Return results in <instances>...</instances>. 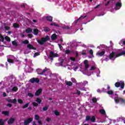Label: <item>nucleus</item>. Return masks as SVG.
I'll return each mask as SVG.
<instances>
[{
  "label": "nucleus",
  "mask_w": 125,
  "mask_h": 125,
  "mask_svg": "<svg viewBox=\"0 0 125 125\" xmlns=\"http://www.w3.org/2000/svg\"><path fill=\"white\" fill-rule=\"evenodd\" d=\"M50 39V37L48 36V35H47L45 38H41V40H38L37 42L39 44H41V45H42L44 43V42H47V41H49Z\"/></svg>",
  "instance_id": "f257e3e1"
},
{
  "label": "nucleus",
  "mask_w": 125,
  "mask_h": 125,
  "mask_svg": "<svg viewBox=\"0 0 125 125\" xmlns=\"http://www.w3.org/2000/svg\"><path fill=\"white\" fill-rule=\"evenodd\" d=\"M115 86L116 87H120L121 86V88L122 89L125 88V82L120 81V82H116L115 83Z\"/></svg>",
  "instance_id": "f03ea898"
},
{
  "label": "nucleus",
  "mask_w": 125,
  "mask_h": 125,
  "mask_svg": "<svg viewBox=\"0 0 125 125\" xmlns=\"http://www.w3.org/2000/svg\"><path fill=\"white\" fill-rule=\"evenodd\" d=\"M85 121L86 122H89V121H90L92 123H95V117H94V116H92V117L86 116Z\"/></svg>",
  "instance_id": "7ed1b4c3"
},
{
  "label": "nucleus",
  "mask_w": 125,
  "mask_h": 125,
  "mask_svg": "<svg viewBox=\"0 0 125 125\" xmlns=\"http://www.w3.org/2000/svg\"><path fill=\"white\" fill-rule=\"evenodd\" d=\"M49 57L50 58H55V57H59V55L57 53H54L53 52H50Z\"/></svg>",
  "instance_id": "20e7f679"
},
{
  "label": "nucleus",
  "mask_w": 125,
  "mask_h": 125,
  "mask_svg": "<svg viewBox=\"0 0 125 125\" xmlns=\"http://www.w3.org/2000/svg\"><path fill=\"white\" fill-rule=\"evenodd\" d=\"M115 52H112L109 55V58L110 60H112L113 61H114V60H116V56L115 57Z\"/></svg>",
  "instance_id": "39448f33"
},
{
  "label": "nucleus",
  "mask_w": 125,
  "mask_h": 125,
  "mask_svg": "<svg viewBox=\"0 0 125 125\" xmlns=\"http://www.w3.org/2000/svg\"><path fill=\"white\" fill-rule=\"evenodd\" d=\"M10 78L11 79L10 82L12 84L16 83V77H14L13 74L11 75Z\"/></svg>",
  "instance_id": "423d86ee"
},
{
  "label": "nucleus",
  "mask_w": 125,
  "mask_h": 125,
  "mask_svg": "<svg viewBox=\"0 0 125 125\" xmlns=\"http://www.w3.org/2000/svg\"><path fill=\"white\" fill-rule=\"evenodd\" d=\"M33 118H27L26 120H24V125H29V124H30V123H32V122H33Z\"/></svg>",
  "instance_id": "0eeeda50"
},
{
  "label": "nucleus",
  "mask_w": 125,
  "mask_h": 125,
  "mask_svg": "<svg viewBox=\"0 0 125 125\" xmlns=\"http://www.w3.org/2000/svg\"><path fill=\"white\" fill-rule=\"evenodd\" d=\"M30 82L31 83H40V79H39V78H33L30 80Z\"/></svg>",
  "instance_id": "6e6552de"
},
{
  "label": "nucleus",
  "mask_w": 125,
  "mask_h": 125,
  "mask_svg": "<svg viewBox=\"0 0 125 125\" xmlns=\"http://www.w3.org/2000/svg\"><path fill=\"white\" fill-rule=\"evenodd\" d=\"M15 122V119L11 117L9 120L7 121L8 125H13Z\"/></svg>",
  "instance_id": "1a4fd4ad"
},
{
  "label": "nucleus",
  "mask_w": 125,
  "mask_h": 125,
  "mask_svg": "<svg viewBox=\"0 0 125 125\" xmlns=\"http://www.w3.org/2000/svg\"><path fill=\"white\" fill-rule=\"evenodd\" d=\"M27 48L30 50H31V49H33V50H37V48L34 47V46H33V45H32L31 44H27Z\"/></svg>",
  "instance_id": "9d476101"
},
{
  "label": "nucleus",
  "mask_w": 125,
  "mask_h": 125,
  "mask_svg": "<svg viewBox=\"0 0 125 125\" xmlns=\"http://www.w3.org/2000/svg\"><path fill=\"white\" fill-rule=\"evenodd\" d=\"M115 5L116 7L114 8L115 10H119L122 7V3L117 2Z\"/></svg>",
  "instance_id": "9b49d317"
},
{
  "label": "nucleus",
  "mask_w": 125,
  "mask_h": 125,
  "mask_svg": "<svg viewBox=\"0 0 125 125\" xmlns=\"http://www.w3.org/2000/svg\"><path fill=\"white\" fill-rule=\"evenodd\" d=\"M42 89L40 88L35 93V96H39L41 93H42Z\"/></svg>",
  "instance_id": "f8f14e48"
},
{
  "label": "nucleus",
  "mask_w": 125,
  "mask_h": 125,
  "mask_svg": "<svg viewBox=\"0 0 125 125\" xmlns=\"http://www.w3.org/2000/svg\"><path fill=\"white\" fill-rule=\"evenodd\" d=\"M83 63L85 65V68L88 69L89 68V64H88V61L87 60H84Z\"/></svg>",
  "instance_id": "ddd939ff"
},
{
  "label": "nucleus",
  "mask_w": 125,
  "mask_h": 125,
  "mask_svg": "<svg viewBox=\"0 0 125 125\" xmlns=\"http://www.w3.org/2000/svg\"><path fill=\"white\" fill-rule=\"evenodd\" d=\"M125 55V51H122L119 53H117L116 55V58L119 57V56H122L123 55Z\"/></svg>",
  "instance_id": "4468645a"
},
{
  "label": "nucleus",
  "mask_w": 125,
  "mask_h": 125,
  "mask_svg": "<svg viewBox=\"0 0 125 125\" xmlns=\"http://www.w3.org/2000/svg\"><path fill=\"white\" fill-rule=\"evenodd\" d=\"M2 115H4L6 117L9 116V111H3L1 112Z\"/></svg>",
  "instance_id": "2eb2a0df"
},
{
  "label": "nucleus",
  "mask_w": 125,
  "mask_h": 125,
  "mask_svg": "<svg viewBox=\"0 0 125 125\" xmlns=\"http://www.w3.org/2000/svg\"><path fill=\"white\" fill-rule=\"evenodd\" d=\"M45 72H47V68L46 67H45L41 73L38 72L37 74L38 75H41V76H42V75H43Z\"/></svg>",
  "instance_id": "dca6fc26"
},
{
  "label": "nucleus",
  "mask_w": 125,
  "mask_h": 125,
  "mask_svg": "<svg viewBox=\"0 0 125 125\" xmlns=\"http://www.w3.org/2000/svg\"><path fill=\"white\" fill-rule=\"evenodd\" d=\"M51 39L52 41H55V40H57V35H56V34L54 33L53 35H52V36L51 37Z\"/></svg>",
  "instance_id": "f3484780"
},
{
  "label": "nucleus",
  "mask_w": 125,
  "mask_h": 125,
  "mask_svg": "<svg viewBox=\"0 0 125 125\" xmlns=\"http://www.w3.org/2000/svg\"><path fill=\"white\" fill-rule=\"evenodd\" d=\"M39 29L37 28H34L33 29V34L34 35H35V36H38V35L39 34Z\"/></svg>",
  "instance_id": "a211bd4d"
},
{
  "label": "nucleus",
  "mask_w": 125,
  "mask_h": 125,
  "mask_svg": "<svg viewBox=\"0 0 125 125\" xmlns=\"http://www.w3.org/2000/svg\"><path fill=\"white\" fill-rule=\"evenodd\" d=\"M0 39H1V41L4 44H6V42H4V38L1 34H0Z\"/></svg>",
  "instance_id": "6ab92c4d"
},
{
  "label": "nucleus",
  "mask_w": 125,
  "mask_h": 125,
  "mask_svg": "<svg viewBox=\"0 0 125 125\" xmlns=\"http://www.w3.org/2000/svg\"><path fill=\"white\" fill-rule=\"evenodd\" d=\"M25 32L27 34H30V33H32L33 32V29L31 28H28L25 30Z\"/></svg>",
  "instance_id": "aec40b11"
},
{
  "label": "nucleus",
  "mask_w": 125,
  "mask_h": 125,
  "mask_svg": "<svg viewBox=\"0 0 125 125\" xmlns=\"http://www.w3.org/2000/svg\"><path fill=\"white\" fill-rule=\"evenodd\" d=\"M104 54H105V51H102L101 52H98L97 53L96 55H98L99 56H103V55H104Z\"/></svg>",
  "instance_id": "412c9836"
},
{
  "label": "nucleus",
  "mask_w": 125,
  "mask_h": 125,
  "mask_svg": "<svg viewBox=\"0 0 125 125\" xmlns=\"http://www.w3.org/2000/svg\"><path fill=\"white\" fill-rule=\"evenodd\" d=\"M47 19V21H49V22H52V17L51 16H47L46 17Z\"/></svg>",
  "instance_id": "4be33fe9"
},
{
  "label": "nucleus",
  "mask_w": 125,
  "mask_h": 125,
  "mask_svg": "<svg viewBox=\"0 0 125 125\" xmlns=\"http://www.w3.org/2000/svg\"><path fill=\"white\" fill-rule=\"evenodd\" d=\"M29 104H30V103H28L26 104H25L23 105L22 106V108L23 109H26V108H28V107L29 106Z\"/></svg>",
  "instance_id": "5701e85b"
},
{
  "label": "nucleus",
  "mask_w": 125,
  "mask_h": 125,
  "mask_svg": "<svg viewBox=\"0 0 125 125\" xmlns=\"http://www.w3.org/2000/svg\"><path fill=\"white\" fill-rule=\"evenodd\" d=\"M5 121L3 120L2 119H0V125H4Z\"/></svg>",
  "instance_id": "b1692460"
},
{
  "label": "nucleus",
  "mask_w": 125,
  "mask_h": 125,
  "mask_svg": "<svg viewBox=\"0 0 125 125\" xmlns=\"http://www.w3.org/2000/svg\"><path fill=\"white\" fill-rule=\"evenodd\" d=\"M66 84L69 86L73 85V83L71 82L67 81L66 82Z\"/></svg>",
  "instance_id": "393cba45"
},
{
  "label": "nucleus",
  "mask_w": 125,
  "mask_h": 125,
  "mask_svg": "<svg viewBox=\"0 0 125 125\" xmlns=\"http://www.w3.org/2000/svg\"><path fill=\"white\" fill-rule=\"evenodd\" d=\"M13 26L14 28H19L20 27V25H19L18 23H14L13 24Z\"/></svg>",
  "instance_id": "a878e982"
},
{
  "label": "nucleus",
  "mask_w": 125,
  "mask_h": 125,
  "mask_svg": "<svg viewBox=\"0 0 125 125\" xmlns=\"http://www.w3.org/2000/svg\"><path fill=\"white\" fill-rule=\"evenodd\" d=\"M34 120L36 121H39L40 120V116H39V115L36 114L35 115Z\"/></svg>",
  "instance_id": "bb28decb"
},
{
  "label": "nucleus",
  "mask_w": 125,
  "mask_h": 125,
  "mask_svg": "<svg viewBox=\"0 0 125 125\" xmlns=\"http://www.w3.org/2000/svg\"><path fill=\"white\" fill-rule=\"evenodd\" d=\"M100 113L101 114H102V115H105V114H106V112L105 111V110H104V109L100 110Z\"/></svg>",
  "instance_id": "cd10ccee"
},
{
  "label": "nucleus",
  "mask_w": 125,
  "mask_h": 125,
  "mask_svg": "<svg viewBox=\"0 0 125 125\" xmlns=\"http://www.w3.org/2000/svg\"><path fill=\"white\" fill-rule=\"evenodd\" d=\"M64 63V59H62L61 62H59V64L60 66H63V64Z\"/></svg>",
  "instance_id": "c85d7f7f"
},
{
  "label": "nucleus",
  "mask_w": 125,
  "mask_h": 125,
  "mask_svg": "<svg viewBox=\"0 0 125 125\" xmlns=\"http://www.w3.org/2000/svg\"><path fill=\"white\" fill-rule=\"evenodd\" d=\"M107 93L109 94V95H111L112 94H114V92L112 90H108L107 91Z\"/></svg>",
  "instance_id": "c756f323"
},
{
  "label": "nucleus",
  "mask_w": 125,
  "mask_h": 125,
  "mask_svg": "<svg viewBox=\"0 0 125 125\" xmlns=\"http://www.w3.org/2000/svg\"><path fill=\"white\" fill-rule=\"evenodd\" d=\"M29 42V41L25 40L22 42V43H23V44H28Z\"/></svg>",
  "instance_id": "7c9ffc66"
},
{
  "label": "nucleus",
  "mask_w": 125,
  "mask_h": 125,
  "mask_svg": "<svg viewBox=\"0 0 125 125\" xmlns=\"http://www.w3.org/2000/svg\"><path fill=\"white\" fill-rule=\"evenodd\" d=\"M54 114L56 116H60V113H59L57 110L54 111Z\"/></svg>",
  "instance_id": "2f4dec72"
},
{
  "label": "nucleus",
  "mask_w": 125,
  "mask_h": 125,
  "mask_svg": "<svg viewBox=\"0 0 125 125\" xmlns=\"http://www.w3.org/2000/svg\"><path fill=\"white\" fill-rule=\"evenodd\" d=\"M5 41H7V42H10L11 40H10V38H9V37L8 36H6L5 37Z\"/></svg>",
  "instance_id": "473e14b6"
},
{
  "label": "nucleus",
  "mask_w": 125,
  "mask_h": 125,
  "mask_svg": "<svg viewBox=\"0 0 125 125\" xmlns=\"http://www.w3.org/2000/svg\"><path fill=\"white\" fill-rule=\"evenodd\" d=\"M36 102L39 103V104H41V103L42 102V100H41V99H40V98H37V100H36Z\"/></svg>",
  "instance_id": "72a5a7b5"
},
{
  "label": "nucleus",
  "mask_w": 125,
  "mask_h": 125,
  "mask_svg": "<svg viewBox=\"0 0 125 125\" xmlns=\"http://www.w3.org/2000/svg\"><path fill=\"white\" fill-rule=\"evenodd\" d=\"M32 105L34 106V107H38L39 106V104L36 102L32 103Z\"/></svg>",
  "instance_id": "f704fd0d"
},
{
  "label": "nucleus",
  "mask_w": 125,
  "mask_h": 125,
  "mask_svg": "<svg viewBox=\"0 0 125 125\" xmlns=\"http://www.w3.org/2000/svg\"><path fill=\"white\" fill-rule=\"evenodd\" d=\"M119 101H120V102L121 103H124L125 104V100L122 98H120L119 99Z\"/></svg>",
  "instance_id": "c9c22d12"
},
{
  "label": "nucleus",
  "mask_w": 125,
  "mask_h": 125,
  "mask_svg": "<svg viewBox=\"0 0 125 125\" xmlns=\"http://www.w3.org/2000/svg\"><path fill=\"white\" fill-rule=\"evenodd\" d=\"M44 32H49L50 31V29L48 27H45L44 28Z\"/></svg>",
  "instance_id": "e433bc0d"
},
{
  "label": "nucleus",
  "mask_w": 125,
  "mask_h": 125,
  "mask_svg": "<svg viewBox=\"0 0 125 125\" xmlns=\"http://www.w3.org/2000/svg\"><path fill=\"white\" fill-rule=\"evenodd\" d=\"M92 101L93 103H96L97 102V99H96V98H93Z\"/></svg>",
  "instance_id": "4c0bfd02"
},
{
  "label": "nucleus",
  "mask_w": 125,
  "mask_h": 125,
  "mask_svg": "<svg viewBox=\"0 0 125 125\" xmlns=\"http://www.w3.org/2000/svg\"><path fill=\"white\" fill-rule=\"evenodd\" d=\"M12 43L13 45H15V46H17L18 45V44H17V42L16 41H13Z\"/></svg>",
  "instance_id": "58836bf2"
},
{
  "label": "nucleus",
  "mask_w": 125,
  "mask_h": 125,
  "mask_svg": "<svg viewBox=\"0 0 125 125\" xmlns=\"http://www.w3.org/2000/svg\"><path fill=\"white\" fill-rule=\"evenodd\" d=\"M4 29H5V31H9V30H10V27L5 26L4 27Z\"/></svg>",
  "instance_id": "ea45409f"
},
{
  "label": "nucleus",
  "mask_w": 125,
  "mask_h": 125,
  "mask_svg": "<svg viewBox=\"0 0 125 125\" xmlns=\"http://www.w3.org/2000/svg\"><path fill=\"white\" fill-rule=\"evenodd\" d=\"M86 17H87V15L84 16H81L79 18V19H80V20H82V19H84V18H85Z\"/></svg>",
  "instance_id": "a19ab883"
},
{
  "label": "nucleus",
  "mask_w": 125,
  "mask_h": 125,
  "mask_svg": "<svg viewBox=\"0 0 125 125\" xmlns=\"http://www.w3.org/2000/svg\"><path fill=\"white\" fill-rule=\"evenodd\" d=\"M62 29H65L66 30H70V28L69 26H63Z\"/></svg>",
  "instance_id": "79ce46f5"
},
{
  "label": "nucleus",
  "mask_w": 125,
  "mask_h": 125,
  "mask_svg": "<svg viewBox=\"0 0 125 125\" xmlns=\"http://www.w3.org/2000/svg\"><path fill=\"white\" fill-rule=\"evenodd\" d=\"M12 103L16 104L17 103V100L16 99H14V100H12Z\"/></svg>",
  "instance_id": "37998d69"
},
{
  "label": "nucleus",
  "mask_w": 125,
  "mask_h": 125,
  "mask_svg": "<svg viewBox=\"0 0 125 125\" xmlns=\"http://www.w3.org/2000/svg\"><path fill=\"white\" fill-rule=\"evenodd\" d=\"M42 110L43 111H47L48 110V106H46L43 107Z\"/></svg>",
  "instance_id": "c03bdc74"
},
{
  "label": "nucleus",
  "mask_w": 125,
  "mask_h": 125,
  "mask_svg": "<svg viewBox=\"0 0 125 125\" xmlns=\"http://www.w3.org/2000/svg\"><path fill=\"white\" fill-rule=\"evenodd\" d=\"M12 91H17V87L14 86L12 89Z\"/></svg>",
  "instance_id": "a18cd8bd"
},
{
  "label": "nucleus",
  "mask_w": 125,
  "mask_h": 125,
  "mask_svg": "<svg viewBox=\"0 0 125 125\" xmlns=\"http://www.w3.org/2000/svg\"><path fill=\"white\" fill-rule=\"evenodd\" d=\"M18 102L19 104H23V101L21 99H18Z\"/></svg>",
  "instance_id": "49530a36"
},
{
  "label": "nucleus",
  "mask_w": 125,
  "mask_h": 125,
  "mask_svg": "<svg viewBox=\"0 0 125 125\" xmlns=\"http://www.w3.org/2000/svg\"><path fill=\"white\" fill-rule=\"evenodd\" d=\"M27 95L29 97H34V95H33V94L31 93H28L27 94Z\"/></svg>",
  "instance_id": "de8ad7c7"
},
{
  "label": "nucleus",
  "mask_w": 125,
  "mask_h": 125,
  "mask_svg": "<svg viewBox=\"0 0 125 125\" xmlns=\"http://www.w3.org/2000/svg\"><path fill=\"white\" fill-rule=\"evenodd\" d=\"M70 52H71V51L70 50H66L65 51V54H70Z\"/></svg>",
  "instance_id": "09e8293b"
},
{
  "label": "nucleus",
  "mask_w": 125,
  "mask_h": 125,
  "mask_svg": "<svg viewBox=\"0 0 125 125\" xmlns=\"http://www.w3.org/2000/svg\"><path fill=\"white\" fill-rule=\"evenodd\" d=\"M40 53L39 52H36L34 53V57H36V56H39V55H40Z\"/></svg>",
  "instance_id": "8fccbe9b"
},
{
  "label": "nucleus",
  "mask_w": 125,
  "mask_h": 125,
  "mask_svg": "<svg viewBox=\"0 0 125 125\" xmlns=\"http://www.w3.org/2000/svg\"><path fill=\"white\" fill-rule=\"evenodd\" d=\"M96 68H95V67L94 66H92L90 68V71H93L94 70H95Z\"/></svg>",
  "instance_id": "3c124183"
},
{
  "label": "nucleus",
  "mask_w": 125,
  "mask_h": 125,
  "mask_svg": "<svg viewBox=\"0 0 125 125\" xmlns=\"http://www.w3.org/2000/svg\"><path fill=\"white\" fill-rule=\"evenodd\" d=\"M89 53L91 55H93V50H92V49H90Z\"/></svg>",
  "instance_id": "603ef678"
},
{
  "label": "nucleus",
  "mask_w": 125,
  "mask_h": 125,
  "mask_svg": "<svg viewBox=\"0 0 125 125\" xmlns=\"http://www.w3.org/2000/svg\"><path fill=\"white\" fill-rule=\"evenodd\" d=\"M28 37L29 38V39H32L33 38V34H29L28 35Z\"/></svg>",
  "instance_id": "864d4df0"
},
{
  "label": "nucleus",
  "mask_w": 125,
  "mask_h": 125,
  "mask_svg": "<svg viewBox=\"0 0 125 125\" xmlns=\"http://www.w3.org/2000/svg\"><path fill=\"white\" fill-rule=\"evenodd\" d=\"M46 122H48V123H49L51 121V119L47 117L46 119Z\"/></svg>",
  "instance_id": "5fc2aeb1"
},
{
  "label": "nucleus",
  "mask_w": 125,
  "mask_h": 125,
  "mask_svg": "<svg viewBox=\"0 0 125 125\" xmlns=\"http://www.w3.org/2000/svg\"><path fill=\"white\" fill-rule=\"evenodd\" d=\"M6 106H7V107H9V108H11V107H12V104H8Z\"/></svg>",
  "instance_id": "6e6d98bb"
},
{
  "label": "nucleus",
  "mask_w": 125,
  "mask_h": 125,
  "mask_svg": "<svg viewBox=\"0 0 125 125\" xmlns=\"http://www.w3.org/2000/svg\"><path fill=\"white\" fill-rule=\"evenodd\" d=\"M6 101L8 102L9 103H12V100L11 99H7Z\"/></svg>",
  "instance_id": "4d7b16f0"
},
{
  "label": "nucleus",
  "mask_w": 125,
  "mask_h": 125,
  "mask_svg": "<svg viewBox=\"0 0 125 125\" xmlns=\"http://www.w3.org/2000/svg\"><path fill=\"white\" fill-rule=\"evenodd\" d=\"M119 102H120V99H118L115 98V103L118 104V103H119Z\"/></svg>",
  "instance_id": "13d9d810"
},
{
  "label": "nucleus",
  "mask_w": 125,
  "mask_h": 125,
  "mask_svg": "<svg viewBox=\"0 0 125 125\" xmlns=\"http://www.w3.org/2000/svg\"><path fill=\"white\" fill-rule=\"evenodd\" d=\"M70 60H72V61H76V59L75 58L70 57Z\"/></svg>",
  "instance_id": "bf43d9fd"
},
{
  "label": "nucleus",
  "mask_w": 125,
  "mask_h": 125,
  "mask_svg": "<svg viewBox=\"0 0 125 125\" xmlns=\"http://www.w3.org/2000/svg\"><path fill=\"white\" fill-rule=\"evenodd\" d=\"M6 96H7V94H6V93L3 92V97H6Z\"/></svg>",
  "instance_id": "052dcab7"
},
{
  "label": "nucleus",
  "mask_w": 125,
  "mask_h": 125,
  "mask_svg": "<svg viewBox=\"0 0 125 125\" xmlns=\"http://www.w3.org/2000/svg\"><path fill=\"white\" fill-rule=\"evenodd\" d=\"M38 124L39 125H42V121H41V120L38 121Z\"/></svg>",
  "instance_id": "680f3d73"
},
{
  "label": "nucleus",
  "mask_w": 125,
  "mask_h": 125,
  "mask_svg": "<svg viewBox=\"0 0 125 125\" xmlns=\"http://www.w3.org/2000/svg\"><path fill=\"white\" fill-rule=\"evenodd\" d=\"M77 93L78 95H80L81 94V91L77 90Z\"/></svg>",
  "instance_id": "e2e57ef3"
},
{
  "label": "nucleus",
  "mask_w": 125,
  "mask_h": 125,
  "mask_svg": "<svg viewBox=\"0 0 125 125\" xmlns=\"http://www.w3.org/2000/svg\"><path fill=\"white\" fill-rule=\"evenodd\" d=\"M58 45H59V48L61 49V48H62V45H61V44H58Z\"/></svg>",
  "instance_id": "0e129e2a"
},
{
  "label": "nucleus",
  "mask_w": 125,
  "mask_h": 125,
  "mask_svg": "<svg viewBox=\"0 0 125 125\" xmlns=\"http://www.w3.org/2000/svg\"><path fill=\"white\" fill-rule=\"evenodd\" d=\"M78 69H79V67L76 66V67H75L74 70V71H77V70H78Z\"/></svg>",
  "instance_id": "69168bd1"
},
{
  "label": "nucleus",
  "mask_w": 125,
  "mask_h": 125,
  "mask_svg": "<svg viewBox=\"0 0 125 125\" xmlns=\"http://www.w3.org/2000/svg\"><path fill=\"white\" fill-rule=\"evenodd\" d=\"M21 38H25V35H24L23 34H21Z\"/></svg>",
  "instance_id": "338daca9"
},
{
  "label": "nucleus",
  "mask_w": 125,
  "mask_h": 125,
  "mask_svg": "<svg viewBox=\"0 0 125 125\" xmlns=\"http://www.w3.org/2000/svg\"><path fill=\"white\" fill-rule=\"evenodd\" d=\"M33 125H37V124L36 123V121L33 122Z\"/></svg>",
  "instance_id": "774afa93"
}]
</instances>
